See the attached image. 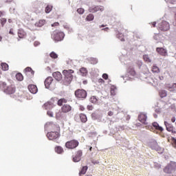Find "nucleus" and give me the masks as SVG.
Instances as JSON below:
<instances>
[{"label":"nucleus","mask_w":176,"mask_h":176,"mask_svg":"<svg viewBox=\"0 0 176 176\" xmlns=\"http://www.w3.org/2000/svg\"><path fill=\"white\" fill-rule=\"evenodd\" d=\"M153 127H155V129H157V127L159 126V124H157V122H153Z\"/></svg>","instance_id":"37998d69"},{"label":"nucleus","mask_w":176,"mask_h":176,"mask_svg":"<svg viewBox=\"0 0 176 176\" xmlns=\"http://www.w3.org/2000/svg\"><path fill=\"white\" fill-rule=\"evenodd\" d=\"M159 78L160 79V80H163L164 77L163 76H160Z\"/></svg>","instance_id":"0e129e2a"},{"label":"nucleus","mask_w":176,"mask_h":176,"mask_svg":"<svg viewBox=\"0 0 176 176\" xmlns=\"http://www.w3.org/2000/svg\"><path fill=\"white\" fill-rule=\"evenodd\" d=\"M16 78L17 80H19V81H21L24 79V77L23 76V74H21V73L16 74Z\"/></svg>","instance_id":"b1692460"},{"label":"nucleus","mask_w":176,"mask_h":176,"mask_svg":"<svg viewBox=\"0 0 176 176\" xmlns=\"http://www.w3.org/2000/svg\"><path fill=\"white\" fill-rule=\"evenodd\" d=\"M80 119L82 123L87 122V117L83 113L80 114Z\"/></svg>","instance_id":"6ab92c4d"},{"label":"nucleus","mask_w":176,"mask_h":176,"mask_svg":"<svg viewBox=\"0 0 176 176\" xmlns=\"http://www.w3.org/2000/svg\"><path fill=\"white\" fill-rule=\"evenodd\" d=\"M77 12L79 13V14H83V13H85V10L83 8H78Z\"/></svg>","instance_id":"c9c22d12"},{"label":"nucleus","mask_w":176,"mask_h":176,"mask_svg":"<svg viewBox=\"0 0 176 176\" xmlns=\"http://www.w3.org/2000/svg\"><path fill=\"white\" fill-rule=\"evenodd\" d=\"M79 145V142L77 140H71L69 142H66L65 146L66 148H68V149H75L76 146Z\"/></svg>","instance_id":"6e6552de"},{"label":"nucleus","mask_w":176,"mask_h":176,"mask_svg":"<svg viewBox=\"0 0 176 176\" xmlns=\"http://www.w3.org/2000/svg\"><path fill=\"white\" fill-rule=\"evenodd\" d=\"M45 109H52L54 107V104L52 102H47L43 105Z\"/></svg>","instance_id":"a211bd4d"},{"label":"nucleus","mask_w":176,"mask_h":176,"mask_svg":"<svg viewBox=\"0 0 176 176\" xmlns=\"http://www.w3.org/2000/svg\"><path fill=\"white\" fill-rule=\"evenodd\" d=\"M168 89H169L170 91H173V87H169Z\"/></svg>","instance_id":"e2e57ef3"},{"label":"nucleus","mask_w":176,"mask_h":176,"mask_svg":"<svg viewBox=\"0 0 176 176\" xmlns=\"http://www.w3.org/2000/svg\"><path fill=\"white\" fill-rule=\"evenodd\" d=\"M87 20L88 21H93V20H94V15H93V14H89L87 16Z\"/></svg>","instance_id":"cd10ccee"},{"label":"nucleus","mask_w":176,"mask_h":176,"mask_svg":"<svg viewBox=\"0 0 176 176\" xmlns=\"http://www.w3.org/2000/svg\"><path fill=\"white\" fill-rule=\"evenodd\" d=\"M156 52L161 56H167V51L163 47H157Z\"/></svg>","instance_id":"4468645a"},{"label":"nucleus","mask_w":176,"mask_h":176,"mask_svg":"<svg viewBox=\"0 0 176 176\" xmlns=\"http://www.w3.org/2000/svg\"><path fill=\"white\" fill-rule=\"evenodd\" d=\"M157 130H159V131H163V127L158 125V127L157 128Z\"/></svg>","instance_id":"09e8293b"},{"label":"nucleus","mask_w":176,"mask_h":176,"mask_svg":"<svg viewBox=\"0 0 176 176\" xmlns=\"http://www.w3.org/2000/svg\"><path fill=\"white\" fill-rule=\"evenodd\" d=\"M155 112H156V113H160V112H162V111H161L160 109H156Z\"/></svg>","instance_id":"864d4df0"},{"label":"nucleus","mask_w":176,"mask_h":176,"mask_svg":"<svg viewBox=\"0 0 176 176\" xmlns=\"http://www.w3.org/2000/svg\"><path fill=\"white\" fill-rule=\"evenodd\" d=\"M80 73L82 76H86L87 75V69L85 67H82L80 69Z\"/></svg>","instance_id":"aec40b11"},{"label":"nucleus","mask_w":176,"mask_h":176,"mask_svg":"<svg viewBox=\"0 0 176 176\" xmlns=\"http://www.w3.org/2000/svg\"><path fill=\"white\" fill-rule=\"evenodd\" d=\"M45 24V20H40L38 23H35L36 27H42Z\"/></svg>","instance_id":"393cba45"},{"label":"nucleus","mask_w":176,"mask_h":176,"mask_svg":"<svg viewBox=\"0 0 176 176\" xmlns=\"http://www.w3.org/2000/svg\"><path fill=\"white\" fill-rule=\"evenodd\" d=\"M172 141H173V145L174 148H176V139L175 138H172Z\"/></svg>","instance_id":"ea45409f"},{"label":"nucleus","mask_w":176,"mask_h":176,"mask_svg":"<svg viewBox=\"0 0 176 176\" xmlns=\"http://www.w3.org/2000/svg\"><path fill=\"white\" fill-rule=\"evenodd\" d=\"M52 76L53 78H54V79H56V80H57L58 82H60V80L63 79V75L60 72H54L52 74Z\"/></svg>","instance_id":"9b49d317"},{"label":"nucleus","mask_w":176,"mask_h":176,"mask_svg":"<svg viewBox=\"0 0 176 176\" xmlns=\"http://www.w3.org/2000/svg\"><path fill=\"white\" fill-rule=\"evenodd\" d=\"M160 96L161 98H164V97H167V91L162 90L160 91Z\"/></svg>","instance_id":"412c9836"},{"label":"nucleus","mask_w":176,"mask_h":176,"mask_svg":"<svg viewBox=\"0 0 176 176\" xmlns=\"http://www.w3.org/2000/svg\"><path fill=\"white\" fill-rule=\"evenodd\" d=\"M53 82V78L52 77H47L45 80V86L46 89H49L50 87V85H52V82Z\"/></svg>","instance_id":"ddd939ff"},{"label":"nucleus","mask_w":176,"mask_h":176,"mask_svg":"<svg viewBox=\"0 0 176 176\" xmlns=\"http://www.w3.org/2000/svg\"><path fill=\"white\" fill-rule=\"evenodd\" d=\"M87 166H83L81 171L80 172V174H86V172L87 171Z\"/></svg>","instance_id":"c756f323"},{"label":"nucleus","mask_w":176,"mask_h":176,"mask_svg":"<svg viewBox=\"0 0 176 176\" xmlns=\"http://www.w3.org/2000/svg\"><path fill=\"white\" fill-rule=\"evenodd\" d=\"M65 34L63 32L55 30L52 32V38L55 42H61L64 39Z\"/></svg>","instance_id":"20e7f679"},{"label":"nucleus","mask_w":176,"mask_h":176,"mask_svg":"<svg viewBox=\"0 0 176 176\" xmlns=\"http://www.w3.org/2000/svg\"><path fill=\"white\" fill-rule=\"evenodd\" d=\"M58 105H59V107H61V105H63L62 99H60V100H58Z\"/></svg>","instance_id":"a18cd8bd"},{"label":"nucleus","mask_w":176,"mask_h":176,"mask_svg":"<svg viewBox=\"0 0 176 176\" xmlns=\"http://www.w3.org/2000/svg\"><path fill=\"white\" fill-rule=\"evenodd\" d=\"M47 115H48V116H50V118H53V112L52 111H48L47 112Z\"/></svg>","instance_id":"a19ab883"},{"label":"nucleus","mask_w":176,"mask_h":176,"mask_svg":"<svg viewBox=\"0 0 176 176\" xmlns=\"http://www.w3.org/2000/svg\"><path fill=\"white\" fill-rule=\"evenodd\" d=\"M61 100H62V102H67V100H65V99H64V98H62Z\"/></svg>","instance_id":"680f3d73"},{"label":"nucleus","mask_w":176,"mask_h":176,"mask_svg":"<svg viewBox=\"0 0 176 176\" xmlns=\"http://www.w3.org/2000/svg\"><path fill=\"white\" fill-rule=\"evenodd\" d=\"M0 87H3L6 94H13L16 92V88L13 85L6 87V82L0 81Z\"/></svg>","instance_id":"7ed1b4c3"},{"label":"nucleus","mask_w":176,"mask_h":176,"mask_svg":"<svg viewBox=\"0 0 176 176\" xmlns=\"http://www.w3.org/2000/svg\"><path fill=\"white\" fill-rule=\"evenodd\" d=\"M63 75H64V78L62 80V83L65 86H68L71 85V82L74 80V70L72 69H65L62 72Z\"/></svg>","instance_id":"f257e3e1"},{"label":"nucleus","mask_w":176,"mask_h":176,"mask_svg":"<svg viewBox=\"0 0 176 176\" xmlns=\"http://www.w3.org/2000/svg\"><path fill=\"white\" fill-rule=\"evenodd\" d=\"M176 170V165L174 162H170V164H168L164 168V172L166 173L167 174H171L173 171Z\"/></svg>","instance_id":"39448f33"},{"label":"nucleus","mask_w":176,"mask_h":176,"mask_svg":"<svg viewBox=\"0 0 176 176\" xmlns=\"http://www.w3.org/2000/svg\"><path fill=\"white\" fill-rule=\"evenodd\" d=\"M143 58L144 61H147L148 63H152V60L149 58V56L148 55L143 56Z\"/></svg>","instance_id":"473e14b6"},{"label":"nucleus","mask_w":176,"mask_h":176,"mask_svg":"<svg viewBox=\"0 0 176 176\" xmlns=\"http://www.w3.org/2000/svg\"><path fill=\"white\" fill-rule=\"evenodd\" d=\"M50 56L52 58H57L58 57V55H57V54H56L54 52H51Z\"/></svg>","instance_id":"7c9ffc66"},{"label":"nucleus","mask_w":176,"mask_h":176,"mask_svg":"<svg viewBox=\"0 0 176 176\" xmlns=\"http://www.w3.org/2000/svg\"><path fill=\"white\" fill-rule=\"evenodd\" d=\"M82 151H78L76 155L77 156L78 160H80V157H82Z\"/></svg>","instance_id":"72a5a7b5"},{"label":"nucleus","mask_w":176,"mask_h":176,"mask_svg":"<svg viewBox=\"0 0 176 176\" xmlns=\"http://www.w3.org/2000/svg\"><path fill=\"white\" fill-rule=\"evenodd\" d=\"M109 30V28H105L102 29V31L108 32Z\"/></svg>","instance_id":"6e6d98bb"},{"label":"nucleus","mask_w":176,"mask_h":176,"mask_svg":"<svg viewBox=\"0 0 176 176\" xmlns=\"http://www.w3.org/2000/svg\"><path fill=\"white\" fill-rule=\"evenodd\" d=\"M25 71L26 72H31V71H32V69L31 67H26V68L25 69Z\"/></svg>","instance_id":"c03bdc74"},{"label":"nucleus","mask_w":176,"mask_h":176,"mask_svg":"<svg viewBox=\"0 0 176 176\" xmlns=\"http://www.w3.org/2000/svg\"><path fill=\"white\" fill-rule=\"evenodd\" d=\"M153 27H156V22H153Z\"/></svg>","instance_id":"69168bd1"},{"label":"nucleus","mask_w":176,"mask_h":176,"mask_svg":"<svg viewBox=\"0 0 176 176\" xmlns=\"http://www.w3.org/2000/svg\"><path fill=\"white\" fill-rule=\"evenodd\" d=\"M73 162H80V160H78V156L76 155L74 157H73Z\"/></svg>","instance_id":"79ce46f5"},{"label":"nucleus","mask_w":176,"mask_h":176,"mask_svg":"<svg viewBox=\"0 0 176 176\" xmlns=\"http://www.w3.org/2000/svg\"><path fill=\"white\" fill-rule=\"evenodd\" d=\"M146 119L147 116L145 114H140L138 116V120H140V122L144 123V124H146V123H145L146 122Z\"/></svg>","instance_id":"dca6fc26"},{"label":"nucleus","mask_w":176,"mask_h":176,"mask_svg":"<svg viewBox=\"0 0 176 176\" xmlns=\"http://www.w3.org/2000/svg\"><path fill=\"white\" fill-rule=\"evenodd\" d=\"M48 140H56L60 137V133L58 131H52L47 133Z\"/></svg>","instance_id":"1a4fd4ad"},{"label":"nucleus","mask_w":176,"mask_h":176,"mask_svg":"<svg viewBox=\"0 0 176 176\" xmlns=\"http://www.w3.org/2000/svg\"><path fill=\"white\" fill-rule=\"evenodd\" d=\"M147 145L148 146H149V148L157 151V152H158L159 153H163V151H164V149L157 145V142H156L155 139L148 140Z\"/></svg>","instance_id":"f03ea898"},{"label":"nucleus","mask_w":176,"mask_h":176,"mask_svg":"<svg viewBox=\"0 0 176 176\" xmlns=\"http://www.w3.org/2000/svg\"><path fill=\"white\" fill-rule=\"evenodd\" d=\"M1 68L3 71H8L9 69V65L6 63H1Z\"/></svg>","instance_id":"a878e982"},{"label":"nucleus","mask_w":176,"mask_h":176,"mask_svg":"<svg viewBox=\"0 0 176 176\" xmlns=\"http://www.w3.org/2000/svg\"><path fill=\"white\" fill-rule=\"evenodd\" d=\"M55 151L56 152V153H62L64 152L61 146H57L56 148H55Z\"/></svg>","instance_id":"bb28decb"},{"label":"nucleus","mask_w":176,"mask_h":176,"mask_svg":"<svg viewBox=\"0 0 176 176\" xmlns=\"http://www.w3.org/2000/svg\"><path fill=\"white\" fill-rule=\"evenodd\" d=\"M164 124L166 127L167 131H171V133H173L174 134L176 133V131H174V126H172L171 124L167 122L166 121L164 122Z\"/></svg>","instance_id":"f8f14e48"},{"label":"nucleus","mask_w":176,"mask_h":176,"mask_svg":"<svg viewBox=\"0 0 176 176\" xmlns=\"http://www.w3.org/2000/svg\"><path fill=\"white\" fill-rule=\"evenodd\" d=\"M102 78H103V79H105L107 80V79H108V74H102Z\"/></svg>","instance_id":"49530a36"},{"label":"nucleus","mask_w":176,"mask_h":176,"mask_svg":"<svg viewBox=\"0 0 176 176\" xmlns=\"http://www.w3.org/2000/svg\"><path fill=\"white\" fill-rule=\"evenodd\" d=\"M90 101L91 102H92L93 104H96V102H97V101H98V100L97 99V98L96 96H92L90 98Z\"/></svg>","instance_id":"2f4dec72"},{"label":"nucleus","mask_w":176,"mask_h":176,"mask_svg":"<svg viewBox=\"0 0 176 176\" xmlns=\"http://www.w3.org/2000/svg\"><path fill=\"white\" fill-rule=\"evenodd\" d=\"M88 61H89L91 64H97V63H98V60L96 58H88Z\"/></svg>","instance_id":"4be33fe9"},{"label":"nucleus","mask_w":176,"mask_h":176,"mask_svg":"<svg viewBox=\"0 0 176 176\" xmlns=\"http://www.w3.org/2000/svg\"><path fill=\"white\" fill-rule=\"evenodd\" d=\"M152 71L153 72L159 74V72H160V69H159V67L155 65L153 66Z\"/></svg>","instance_id":"5701e85b"},{"label":"nucleus","mask_w":176,"mask_h":176,"mask_svg":"<svg viewBox=\"0 0 176 176\" xmlns=\"http://www.w3.org/2000/svg\"><path fill=\"white\" fill-rule=\"evenodd\" d=\"M18 35L19 38H23V34H21V33H20V32H18Z\"/></svg>","instance_id":"4d7b16f0"},{"label":"nucleus","mask_w":176,"mask_h":176,"mask_svg":"<svg viewBox=\"0 0 176 176\" xmlns=\"http://www.w3.org/2000/svg\"><path fill=\"white\" fill-rule=\"evenodd\" d=\"M110 93L111 96H116V93L115 92V88H111Z\"/></svg>","instance_id":"58836bf2"},{"label":"nucleus","mask_w":176,"mask_h":176,"mask_svg":"<svg viewBox=\"0 0 176 176\" xmlns=\"http://www.w3.org/2000/svg\"><path fill=\"white\" fill-rule=\"evenodd\" d=\"M9 34H10L11 35H14L13 31H12V30H10Z\"/></svg>","instance_id":"052dcab7"},{"label":"nucleus","mask_w":176,"mask_h":176,"mask_svg":"<svg viewBox=\"0 0 176 176\" xmlns=\"http://www.w3.org/2000/svg\"><path fill=\"white\" fill-rule=\"evenodd\" d=\"M28 88L30 93H32V94H36V93H38V87H36V85H30Z\"/></svg>","instance_id":"9d476101"},{"label":"nucleus","mask_w":176,"mask_h":176,"mask_svg":"<svg viewBox=\"0 0 176 176\" xmlns=\"http://www.w3.org/2000/svg\"><path fill=\"white\" fill-rule=\"evenodd\" d=\"M5 14V12L0 11V17L1 16H3Z\"/></svg>","instance_id":"bf43d9fd"},{"label":"nucleus","mask_w":176,"mask_h":176,"mask_svg":"<svg viewBox=\"0 0 176 176\" xmlns=\"http://www.w3.org/2000/svg\"><path fill=\"white\" fill-rule=\"evenodd\" d=\"M154 118H157V114H153Z\"/></svg>","instance_id":"774afa93"},{"label":"nucleus","mask_w":176,"mask_h":176,"mask_svg":"<svg viewBox=\"0 0 176 176\" xmlns=\"http://www.w3.org/2000/svg\"><path fill=\"white\" fill-rule=\"evenodd\" d=\"M87 109H89V111H91L93 109V106H87Z\"/></svg>","instance_id":"5fc2aeb1"},{"label":"nucleus","mask_w":176,"mask_h":176,"mask_svg":"<svg viewBox=\"0 0 176 176\" xmlns=\"http://www.w3.org/2000/svg\"><path fill=\"white\" fill-rule=\"evenodd\" d=\"M75 96L77 98H86L87 92L85 89H77L75 91Z\"/></svg>","instance_id":"0eeeda50"},{"label":"nucleus","mask_w":176,"mask_h":176,"mask_svg":"<svg viewBox=\"0 0 176 176\" xmlns=\"http://www.w3.org/2000/svg\"><path fill=\"white\" fill-rule=\"evenodd\" d=\"M6 23V19L2 18V19H1V24L2 25H5Z\"/></svg>","instance_id":"4c0bfd02"},{"label":"nucleus","mask_w":176,"mask_h":176,"mask_svg":"<svg viewBox=\"0 0 176 176\" xmlns=\"http://www.w3.org/2000/svg\"><path fill=\"white\" fill-rule=\"evenodd\" d=\"M59 24L60 23H58V22H56L52 24V27H57V25H59Z\"/></svg>","instance_id":"de8ad7c7"},{"label":"nucleus","mask_w":176,"mask_h":176,"mask_svg":"<svg viewBox=\"0 0 176 176\" xmlns=\"http://www.w3.org/2000/svg\"><path fill=\"white\" fill-rule=\"evenodd\" d=\"M171 122H173V123H174L175 122V117H173L171 118Z\"/></svg>","instance_id":"13d9d810"},{"label":"nucleus","mask_w":176,"mask_h":176,"mask_svg":"<svg viewBox=\"0 0 176 176\" xmlns=\"http://www.w3.org/2000/svg\"><path fill=\"white\" fill-rule=\"evenodd\" d=\"M91 118H92V119L94 120H96V119H97V113H93L92 114H91Z\"/></svg>","instance_id":"e433bc0d"},{"label":"nucleus","mask_w":176,"mask_h":176,"mask_svg":"<svg viewBox=\"0 0 176 176\" xmlns=\"http://www.w3.org/2000/svg\"><path fill=\"white\" fill-rule=\"evenodd\" d=\"M50 12H52V7L48 6L45 8V12L50 13Z\"/></svg>","instance_id":"f704fd0d"},{"label":"nucleus","mask_w":176,"mask_h":176,"mask_svg":"<svg viewBox=\"0 0 176 176\" xmlns=\"http://www.w3.org/2000/svg\"><path fill=\"white\" fill-rule=\"evenodd\" d=\"M90 13H96V12H98V10H100V12H103L104 10V7H95L94 8H89V9Z\"/></svg>","instance_id":"2eb2a0df"},{"label":"nucleus","mask_w":176,"mask_h":176,"mask_svg":"<svg viewBox=\"0 0 176 176\" xmlns=\"http://www.w3.org/2000/svg\"><path fill=\"white\" fill-rule=\"evenodd\" d=\"M71 109H72V108L68 104H64L62 107V112H64L65 113H67V112H69Z\"/></svg>","instance_id":"f3484780"},{"label":"nucleus","mask_w":176,"mask_h":176,"mask_svg":"<svg viewBox=\"0 0 176 176\" xmlns=\"http://www.w3.org/2000/svg\"><path fill=\"white\" fill-rule=\"evenodd\" d=\"M108 116H113V111H109V112H108Z\"/></svg>","instance_id":"8fccbe9b"},{"label":"nucleus","mask_w":176,"mask_h":176,"mask_svg":"<svg viewBox=\"0 0 176 176\" xmlns=\"http://www.w3.org/2000/svg\"><path fill=\"white\" fill-rule=\"evenodd\" d=\"M91 163H93V164H98L100 163V162L93 160V161L91 162Z\"/></svg>","instance_id":"3c124183"},{"label":"nucleus","mask_w":176,"mask_h":176,"mask_svg":"<svg viewBox=\"0 0 176 176\" xmlns=\"http://www.w3.org/2000/svg\"><path fill=\"white\" fill-rule=\"evenodd\" d=\"M128 72L130 74V75H131L132 76H135V71L134 70V69L129 68Z\"/></svg>","instance_id":"c85d7f7f"},{"label":"nucleus","mask_w":176,"mask_h":176,"mask_svg":"<svg viewBox=\"0 0 176 176\" xmlns=\"http://www.w3.org/2000/svg\"><path fill=\"white\" fill-rule=\"evenodd\" d=\"M80 110H81V111H85V107H80Z\"/></svg>","instance_id":"338daca9"},{"label":"nucleus","mask_w":176,"mask_h":176,"mask_svg":"<svg viewBox=\"0 0 176 176\" xmlns=\"http://www.w3.org/2000/svg\"><path fill=\"white\" fill-rule=\"evenodd\" d=\"M34 46H38V45H40L39 41H35L34 43Z\"/></svg>","instance_id":"603ef678"},{"label":"nucleus","mask_w":176,"mask_h":176,"mask_svg":"<svg viewBox=\"0 0 176 176\" xmlns=\"http://www.w3.org/2000/svg\"><path fill=\"white\" fill-rule=\"evenodd\" d=\"M158 28L161 31H168V30H170V23L166 21H162L159 23Z\"/></svg>","instance_id":"423d86ee"}]
</instances>
